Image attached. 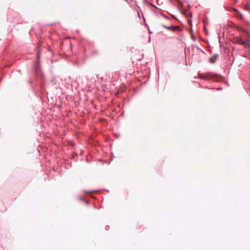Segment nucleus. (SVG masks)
Listing matches in <instances>:
<instances>
[{"mask_svg":"<svg viewBox=\"0 0 250 250\" xmlns=\"http://www.w3.org/2000/svg\"><path fill=\"white\" fill-rule=\"evenodd\" d=\"M210 62L211 63H214V62H215V59H213V58H210Z\"/></svg>","mask_w":250,"mask_h":250,"instance_id":"20e7f679","label":"nucleus"},{"mask_svg":"<svg viewBox=\"0 0 250 250\" xmlns=\"http://www.w3.org/2000/svg\"><path fill=\"white\" fill-rule=\"evenodd\" d=\"M250 37V35H249Z\"/></svg>","mask_w":250,"mask_h":250,"instance_id":"39448f33","label":"nucleus"},{"mask_svg":"<svg viewBox=\"0 0 250 250\" xmlns=\"http://www.w3.org/2000/svg\"><path fill=\"white\" fill-rule=\"evenodd\" d=\"M234 40L235 42L243 45L245 47H250V41L249 39H247L246 41H243L242 40V37L240 36L234 38Z\"/></svg>","mask_w":250,"mask_h":250,"instance_id":"f03ea898","label":"nucleus"},{"mask_svg":"<svg viewBox=\"0 0 250 250\" xmlns=\"http://www.w3.org/2000/svg\"><path fill=\"white\" fill-rule=\"evenodd\" d=\"M197 78L205 80H213L215 81L219 82L221 80V77L219 75H211L210 74H203L198 73Z\"/></svg>","mask_w":250,"mask_h":250,"instance_id":"f257e3e1","label":"nucleus"},{"mask_svg":"<svg viewBox=\"0 0 250 250\" xmlns=\"http://www.w3.org/2000/svg\"><path fill=\"white\" fill-rule=\"evenodd\" d=\"M163 27L165 28H166V29H172L173 30H179V29H180V28L178 26L174 27L173 26L171 25V26H170L169 27H167V26H166L165 25H163Z\"/></svg>","mask_w":250,"mask_h":250,"instance_id":"7ed1b4c3","label":"nucleus"}]
</instances>
